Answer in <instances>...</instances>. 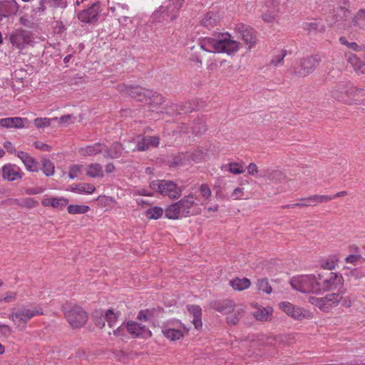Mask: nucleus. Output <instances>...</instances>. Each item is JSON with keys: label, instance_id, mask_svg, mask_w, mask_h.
<instances>
[{"label": "nucleus", "instance_id": "a19ab883", "mask_svg": "<svg viewBox=\"0 0 365 365\" xmlns=\"http://www.w3.org/2000/svg\"><path fill=\"white\" fill-rule=\"evenodd\" d=\"M163 332L167 338L170 339L172 341H175L182 337L183 334L182 331L180 329H167L163 330Z\"/></svg>", "mask_w": 365, "mask_h": 365}, {"label": "nucleus", "instance_id": "b1692460", "mask_svg": "<svg viewBox=\"0 0 365 365\" xmlns=\"http://www.w3.org/2000/svg\"><path fill=\"white\" fill-rule=\"evenodd\" d=\"M123 150L124 148L120 143H114L110 148H108L106 146V150H104L103 156L105 158H110L112 159L118 158L122 155Z\"/></svg>", "mask_w": 365, "mask_h": 365}, {"label": "nucleus", "instance_id": "de8ad7c7", "mask_svg": "<svg viewBox=\"0 0 365 365\" xmlns=\"http://www.w3.org/2000/svg\"><path fill=\"white\" fill-rule=\"evenodd\" d=\"M53 120H58V118H38L34 120V125L38 128L47 127L51 125V122Z\"/></svg>", "mask_w": 365, "mask_h": 365}, {"label": "nucleus", "instance_id": "3c124183", "mask_svg": "<svg viewBox=\"0 0 365 365\" xmlns=\"http://www.w3.org/2000/svg\"><path fill=\"white\" fill-rule=\"evenodd\" d=\"M68 202V200L64 197H53L51 201V207L53 208H59L62 209L64 207Z\"/></svg>", "mask_w": 365, "mask_h": 365}, {"label": "nucleus", "instance_id": "4be33fe9", "mask_svg": "<svg viewBox=\"0 0 365 365\" xmlns=\"http://www.w3.org/2000/svg\"><path fill=\"white\" fill-rule=\"evenodd\" d=\"M188 312L192 315V324L196 329H200L202 327L201 320L202 309L198 305H188Z\"/></svg>", "mask_w": 365, "mask_h": 365}, {"label": "nucleus", "instance_id": "20e7f679", "mask_svg": "<svg viewBox=\"0 0 365 365\" xmlns=\"http://www.w3.org/2000/svg\"><path fill=\"white\" fill-rule=\"evenodd\" d=\"M67 322L73 329L83 327L87 322V313L79 306L66 304L62 306Z\"/></svg>", "mask_w": 365, "mask_h": 365}, {"label": "nucleus", "instance_id": "f257e3e1", "mask_svg": "<svg viewBox=\"0 0 365 365\" xmlns=\"http://www.w3.org/2000/svg\"><path fill=\"white\" fill-rule=\"evenodd\" d=\"M228 37L230 35L221 34L217 38H205L200 41L199 45L202 50L207 52L231 54L238 50L239 43Z\"/></svg>", "mask_w": 365, "mask_h": 365}, {"label": "nucleus", "instance_id": "8fccbe9b", "mask_svg": "<svg viewBox=\"0 0 365 365\" xmlns=\"http://www.w3.org/2000/svg\"><path fill=\"white\" fill-rule=\"evenodd\" d=\"M176 206L173 204L168 206L165 210V217L168 219L176 220L180 218L176 210Z\"/></svg>", "mask_w": 365, "mask_h": 365}, {"label": "nucleus", "instance_id": "6ab92c4d", "mask_svg": "<svg viewBox=\"0 0 365 365\" xmlns=\"http://www.w3.org/2000/svg\"><path fill=\"white\" fill-rule=\"evenodd\" d=\"M212 307L218 312L227 314L234 311L235 303L230 300L215 301L212 304Z\"/></svg>", "mask_w": 365, "mask_h": 365}, {"label": "nucleus", "instance_id": "c756f323", "mask_svg": "<svg viewBox=\"0 0 365 365\" xmlns=\"http://www.w3.org/2000/svg\"><path fill=\"white\" fill-rule=\"evenodd\" d=\"M195 199L193 195H190L178 201L179 205L181 206L182 213H184L185 216L190 213V208L193 205H197L195 202Z\"/></svg>", "mask_w": 365, "mask_h": 365}, {"label": "nucleus", "instance_id": "473e14b6", "mask_svg": "<svg viewBox=\"0 0 365 365\" xmlns=\"http://www.w3.org/2000/svg\"><path fill=\"white\" fill-rule=\"evenodd\" d=\"M96 190V187L89 183H79L72 187L71 191L80 192L87 194L93 193Z\"/></svg>", "mask_w": 365, "mask_h": 365}, {"label": "nucleus", "instance_id": "052dcab7", "mask_svg": "<svg viewBox=\"0 0 365 365\" xmlns=\"http://www.w3.org/2000/svg\"><path fill=\"white\" fill-rule=\"evenodd\" d=\"M194 109L193 105L191 103L187 102L180 106L179 113H181L180 111H182L183 113H190Z\"/></svg>", "mask_w": 365, "mask_h": 365}, {"label": "nucleus", "instance_id": "ddd939ff", "mask_svg": "<svg viewBox=\"0 0 365 365\" xmlns=\"http://www.w3.org/2000/svg\"><path fill=\"white\" fill-rule=\"evenodd\" d=\"M100 3L93 4L88 9L81 11L78 14V19L84 23H93L97 21L100 9Z\"/></svg>", "mask_w": 365, "mask_h": 365}, {"label": "nucleus", "instance_id": "49530a36", "mask_svg": "<svg viewBox=\"0 0 365 365\" xmlns=\"http://www.w3.org/2000/svg\"><path fill=\"white\" fill-rule=\"evenodd\" d=\"M188 156H187V162L192 160L193 162L197 163L202 160L204 153L201 150H196L193 152H187Z\"/></svg>", "mask_w": 365, "mask_h": 365}, {"label": "nucleus", "instance_id": "4c0bfd02", "mask_svg": "<svg viewBox=\"0 0 365 365\" xmlns=\"http://www.w3.org/2000/svg\"><path fill=\"white\" fill-rule=\"evenodd\" d=\"M42 170L46 176H51L54 173V164L48 159L43 158L41 160Z\"/></svg>", "mask_w": 365, "mask_h": 365}, {"label": "nucleus", "instance_id": "cd10ccee", "mask_svg": "<svg viewBox=\"0 0 365 365\" xmlns=\"http://www.w3.org/2000/svg\"><path fill=\"white\" fill-rule=\"evenodd\" d=\"M86 175L90 178L103 177V170L101 164L95 163H91L86 168Z\"/></svg>", "mask_w": 365, "mask_h": 365}, {"label": "nucleus", "instance_id": "680f3d73", "mask_svg": "<svg viewBox=\"0 0 365 365\" xmlns=\"http://www.w3.org/2000/svg\"><path fill=\"white\" fill-rule=\"evenodd\" d=\"M16 299V292H7L5 294L4 297V302L6 303H9L14 302Z\"/></svg>", "mask_w": 365, "mask_h": 365}, {"label": "nucleus", "instance_id": "69168bd1", "mask_svg": "<svg viewBox=\"0 0 365 365\" xmlns=\"http://www.w3.org/2000/svg\"><path fill=\"white\" fill-rule=\"evenodd\" d=\"M243 193V188L237 187L233 190L232 197H234L235 200H239L241 199Z\"/></svg>", "mask_w": 365, "mask_h": 365}, {"label": "nucleus", "instance_id": "aec40b11", "mask_svg": "<svg viewBox=\"0 0 365 365\" xmlns=\"http://www.w3.org/2000/svg\"><path fill=\"white\" fill-rule=\"evenodd\" d=\"M350 86L347 84L341 83L336 86L331 91V96L335 100L345 103L346 98V91L349 90Z\"/></svg>", "mask_w": 365, "mask_h": 365}, {"label": "nucleus", "instance_id": "4468645a", "mask_svg": "<svg viewBox=\"0 0 365 365\" xmlns=\"http://www.w3.org/2000/svg\"><path fill=\"white\" fill-rule=\"evenodd\" d=\"M260 178L274 182H281L286 178V175L279 170L264 168L260 169Z\"/></svg>", "mask_w": 365, "mask_h": 365}, {"label": "nucleus", "instance_id": "f03ea898", "mask_svg": "<svg viewBox=\"0 0 365 365\" xmlns=\"http://www.w3.org/2000/svg\"><path fill=\"white\" fill-rule=\"evenodd\" d=\"M321 61L318 55L304 57L291 66V73L295 77L304 78L314 71Z\"/></svg>", "mask_w": 365, "mask_h": 365}, {"label": "nucleus", "instance_id": "79ce46f5", "mask_svg": "<svg viewBox=\"0 0 365 365\" xmlns=\"http://www.w3.org/2000/svg\"><path fill=\"white\" fill-rule=\"evenodd\" d=\"M89 207L86 205H71L68 207V212L70 214H83L88 211Z\"/></svg>", "mask_w": 365, "mask_h": 365}, {"label": "nucleus", "instance_id": "f704fd0d", "mask_svg": "<svg viewBox=\"0 0 365 365\" xmlns=\"http://www.w3.org/2000/svg\"><path fill=\"white\" fill-rule=\"evenodd\" d=\"M234 313L227 317V322L230 325H235L238 323L240 319L243 317L245 310L242 307L234 309Z\"/></svg>", "mask_w": 365, "mask_h": 365}, {"label": "nucleus", "instance_id": "37998d69", "mask_svg": "<svg viewBox=\"0 0 365 365\" xmlns=\"http://www.w3.org/2000/svg\"><path fill=\"white\" fill-rule=\"evenodd\" d=\"M119 314V312H118L117 313H114V312L112 309H108L106 311L105 318L110 327L115 326V323L116 322L118 315Z\"/></svg>", "mask_w": 365, "mask_h": 365}, {"label": "nucleus", "instance_id": "58836bf2", "mask_svg": "<svg viewBox=\"0 0 365 365\" xmlns=\"http://www.w3.org/2000/svg\"><path fill=\"white\" fill-rule=\"evenodd\" d=\"M187 156H188V153H181L173 156L170 161V165L176 167L185 164L187 162Z\"/></svg>", "mask_w": 365, "mask_h": 365}, {"label": "nucleus", "instance_id": "0eeeda50", "mask_svg": "<svg viewBox=\"0 0 365 365\" xmlns=\"http://www.w3.org/2000/svg\"><path fill=\"white\" fill-rule=\"evenodd\" d=\"M41 314H43V310L41 309L21 307L18 309H13L9 318L13 321L17 327H20L21 324H26L34 317Z\"/></svg>", "mask_w": 365, "mask_h": 365}, {"label": "nucleus", "instance_id": "7ed1b4c3", "mask_svg": "<svg viewBox=\"0 0 365 365\" xmlns=\"http://www.w3.org/2000/svg\"><path fill=\"white\" fill-rule=\"evenodd\" d=\"M290 284L292 289L302 293L319 294L320 292L318 277H316L312 274L294 277L290 280Z\"/></svg>", "mask_w": 365, "mask_h": 365}, {"label": "nucleus", "instance_id": "2f4dec72", "mask_svg": "<svg viewBox=\"0 0 365 365\" xmlns=\"http://www.w3.org/2000/svg\"><path fill=\"white\" fill-rule=\"evenodd\" d=\"M324 297L328 309H329L331 307L336 305L342 299V294L341 292H336L328 294Z\"/></svg>", "mask_w": 365, "mask_h": 365}, {"label": "nucleus", "instance_id": "c85d7f7f", "mask_svg": "<svg viewBox=\"0 0 365 365\" xmlns=\"http://www.w3.org/2000/svg\"><path fill=\"white\" fill-rule=\"evenodd\" d=\"M207 130V126L203 119L197 118L191 125V133L195 136L204 134Z\"/></svg>", "mask_w": 365, "mask_h": 365}, {"label": "nucleus", "instance_id": "09e8293b", "mask_svg": "<svg viewBox=\"0 0 365 365\" xmlns=\"http://www.w3.org/2000/svg\"><path fill=\"white\" fill-rule=\"evenodd\" d=\"M257 285L259 290L267 294H270L272 292V287L266 279H258Z\"/></svg>", "mask_w": 365, "mask_h": 365}, {"label": "nucleus", "instance_id": "bf43d9fd", "mask_svg": "<svg viewBox=\"0 0 365 365\" xmlns=\"http://www.w3.org/2000/svg\"><path fill=\"white\" fill-rule=\"evenodd\" d=\"M285 56L286 51H282L281 54L274 56L270 63L275 66H278L283 62Z\"/></svg>", "mask_w": 365, "mask_h": 365}, {"label": "nucleus", "instance_id": "ea45409f", "mask_svg": "<svg viewBox=\"0 0 365 365\" xmlns=\"http://www.w3.org/2000/svg\"><path fill=\"white\" fill-rule=\"evenodd\" d=\"M347 61L356 71H360L364 66V62L353 53L347 55Z\"/></svg>", "mask_w": 365, "mask_h": 365}, {"label": "nucleus", "instance_id": "dca6fc26", "mask_svg": "<svg viewBox=\"0 0 365 365\" xmlns=\"http://www.w3.org/2000/svg\"><path fill=\"white\" fill-rule=\"evenodd\" d=\"M23 173L15 165H6L2 168V176L4 180L14 181L22 178Z\"/></svg>", "mask_w": 365, "mask_h": 365}, {"label": "nucleus", "instance_id": "f3484780", "mask_svg": "<svg viewBox=\"0 0 365 365\" xmlns=\"http://www.w3.org/2000/svg\"><path fill=\"white\" fill-rule=\"evenodd\" d=\"M19 6L16 0H6L0 3L1 18L16 14L19 10Z\"/></svg>", "mask_w": 365, "mask_h": 365}, {"label": "nucleus", "instance_id": "39448f33", "mask_svg": "<svg viewBox=\"0 0 365 365\" xmlns=\"http://www.w3.org/2000/svg\"><path fill=\"white\" fill-rule=\"evenodd\" d=\"M319 291L328 292L343 285L344 279L341 274L327 269H321L318 274Z\"/></svg>", "mask_w": 365, "mask_h": 365}, {"label": "nucleus", "instance_id": "0e129e2a", "mask_svg": "<svg viewBox=\"0 0 365 365\" xmlns=\"http://www.w3.org/2000/svg\"><path fill=\"white\" fill-rule=\"evenodd\" d=\"M319 24L318 22L307 23L305 29L309 32L317 31L319 30Z\"/></svg>", "mask_w": 365, "mask_h": 365}, {"label": "nucleus", "instance_id": "7c9ffc66", "mask_svg": "<svg viewBox=\"0 0 365 365\" xmlns=\"http://www.w3.org/2000/svg\"><path fill=\"white\" fill-rule=\"evenodd\" d=\"M128 331L135 336L142 334L145 331V326L134 322H128L126 325Z\"/></svg>", "mask_w": 365, "mask_h": 365}, {"label": "nucleus", "instance_id": "a878e982", "mask_svg": "<svg viewBox=\"0 0 365 365\" xmlns=\"http://www.w3.org/2000/svg\"><path fill=\"white\" fill-rule=\"evenodd\" d=\"M0 125L6 128H23V119L19 117L2 118L0 119Z\"/></svg>", "mask_w": 365, "mask_h": 365}, {"label": "nucleus", "instance_id": "9b49d317", "mask_svg": "<svg viewBox=\"0 0 365 365\" xmlns=\"http://www.w3.org/2000/svg\"><path fill=\"white\" fill-rule=\"evenodd\" d=\"M185 0H167L159 8V12L166 14L171 21L175 19L177 14L182 7Z\"/></svg>", "mask_w": 365, "mask_h": 365}, {"label": "nucleus", "instance_id": "6e6d98bb", "mask_svg": "<svg viewBox=\"0 0 365 365\" xmlns=\"http://www.w3.org/2000/svg\"><path fill=\"white\" fill-rule=\"evenodd\" d=\"M247 169L249 175L260 178V169H258L255 163H251Z\"/></svg>", "mask_w": 365, "mask_h": 365}, {"label": "nucleus", "instance_id": "4d7b16f0", "mask_svg": "<svg viewBox=\"0 0 365 365\" xmlns=\"http://www.w3.org/2000/svg\"><path fill=\"white\" fill-rule=\"evenodd\" d=\"M200 192L202 195V196L205 199L208 200L211 197V190L208 185L207 184H202L201 185L200 187Z\"/></svg>", "mask_w": 365, "mask_h": 365}, {"label": "nucleus", "instance_id": "bb28decb", "mask_svg": "<svg viewBox=\"0 0 365 365\" xmlns=\"http://www.w3.org/2000/svg\"><path fill=\"white\" fill-rule=\"evenodd\" d=\"M333 197H329V195H310L305 198H302L300 200L307 202V204L309 205L315 206L318 203L327 202L330 200H332Z\"/></svg>", "mask_w": 365, "mask_h": 365}, {"label": "nucleus", "instance_id": "338daca9", "mask_svg": "<svg viewBox=\"0 0 365 365\" xmlns=\"http://www.w3.org/2000/svg\"><path fill=\"white\" fill-rule=\"evenodd\" d=\"M149 311L148 310H141L138 314V319L140 321H148L149 319Z\"/></svg>", "mask_w": 365, "mask_h": 365}, {"label": "nucleus", "instance_id": "5701e85b", "mask_svg": "<svg viewBox=\"0 0 365 365\" xmlns=\"http://www.w3.org/2000/svg\"><path fill=\"white\" fill-rule=\"evenodd\" d=\"M220 16L218 12L209 11L207 12L202 20V25L208 29H211L215 26L220 21Z\"/></svg>", "mask_w": 365, "mask_h": 365}, {"label": "nucleus", "instance_id": "c03bdc74", "mask_svg": "<svg viewBox=\"0 0 365 365\" xmlns=\"http://www.w3.org/2000/svg\"><path fill=\"white\" fill-rule=\"evenodd\" d=\"M49 0H39L38 3L34 5L32 12L34 14H41L43 13L46 9V5L49 4Z\"/></svg>", "mask_w": 365, "mask_h": 365}, {"label": "nucleus", "instance_id": "393cba45", "mask_svg": "<svg viewBox=\"0 0 365 365\" xmlns=\"http://www.w3.org/2000/svg\"><path fill=\"white\" fill-rule=\"evenodd\" d=\"M273 309L270 307L257 308L253 312L254 317L258 321H270Z\"/></svg>", "mask_w": 365, "mask_h": 365}, {"label": "nucleus", "instance_id": "774afa93", "mask_svg": "<svg viewBox=\"0 0 365 365\" xmlns=\"http://www.w3.org/2000/svg\"><path fill=\"white\" fill-rule=\"evenodd\" d=\"M35 146L36 148L44 150V151H49L51 150L50 145H48L46 143H41V142H36Z\"/></svg>", "mask_w": 365, "mask_h": 365}, {"label": "nucleus", "instance_id": "2eb2a0df", "mask_svg": "<svg viewBox=\"0 0 365 365\" xmlns=\"http://www.w3.org/2000/svg\"><path fill=\"white\" fill-rule=\"evenodd\" d=\"M236 30L241 35L245 42L250 45V48L256 43L257 38L252 29L245 24H240L237 25Z\"/></svg>", "mask_w": 365, "mask_h": 365}, {"label": "nucleus", "instance_id": "e433bc0d", "mask_svg": "<svg viewBox=\"0 0 365 365\" xmlns=\"http://www.w3.org/2000/svg\"><path fill=\"white\" fill-rule=\"evenodd\" d=\"M228 168V171L235 175L242 174L245 172L243 168L242 163H230L227 165H224L222 166V169Z\"/></svg>", "mask_w": 365, "mask_h": 365}, {"label": "nucleus", "instance_id": "5fc2aeb1", "mask_svg": "<svg viewBox=\"0 0 365 365\" xmlns=\"http://www.w3.org/2000/svg\"><path fill=\"white\" fill-rule=\"evenodd\" d=\"M83 165H73L69 168L68 175L71 179H74L81 173Z\"/></svg>", "mask_w": 365, "mask_h": 365}, {"label": "nucleus", "instance_id": "412c9836", "mask_svg": "<svg viewBox=\"0 0 365 365\" xmlns=\"http://www.w3.org/2000/svg\"><path fill=\"white\" fill-rule=\"evenodd\" d=\"M17 156L21 160L28 170L31 172L38 171V163L36 162L35 159L27 153L19 151L18 152Z\"/></svg>", "mask_w": 365, "mask_h": 365}, {"label": "nucleus", "instance_id": "a18cd8bd", "mask_svg": "<svg viewBox=\"0 0 365 365\" xmlns=\"http://www.w3.org/2000/svg\"><path fill=\"white\" fill-rule=\"evenodd\" d=\"M334 18L335 21L344 20L347 17L349 9L341 5L335 11Z\"/></svg>", "mask_w": 365, "mask_h": 365}, {"label": "nucleus", "instance_id": "864d4df0", "mask_svg": "<svg viewBox=\"0 0 365 365\" xmlns=\"http://www.w3.org/2000/svg\"><path fill=\"white\" fill-rule=\"evenodd\" d=\"M148 103L150 105H160L164 102L163 97L155 92L152 91L150 98H148Z\"/></svg>", "mask_w": 365, "mask_h": 365}, {"label": "nucleus", "instance_id": "1a4fd4ad", "mask_svg": "<svg viewBox=\"0 0 365 365\" xmlns=\"http://www.w3.org/2000/svg\"><path fill=\"white\" fill-rule=\"evenodd\" d=\"M118 90L132 98L136 99L138 101H148L150 98L152 91L146 90L140 86H127L125 85H120L118 86Z\"/></svg>", "mask_w": 365, "mask_h": 365}, {"label": "nucleus", "instance_id": "a211bd4d", "mask_svg": "<svg viewBox=\"0 0 365 365\" xmlns=\"http://www.w3.org/2000/svg\"><path fill=\"white\" fill-rule=\"evenodd\" d=\"M104 150H106V145L102 143H96L94 145L81 148L78 153L82 156H92L101 153H104Z\"/></svg>", "mask_w": 365, "mask_h": 365}, {"label": "nucleus", "instance_id": "13d9d810", "mask_svg": "<svg viewBox=\"0 0 365 365\" xmlns=\"http://www.w3.org/2000/svg\"><path fill=\"white\" fill-rule=\"evenodd\" d=\"M11 334V329L9 325H0V337H9Z\"/></svg>", "mask_w": 365, "mask_h": 365}, {"label": "nucleus", "instance_id": "f8f14e48", "mask_svg": "<svg viewBox=\"0 0 365 365\" xmlns=\"http://www.w3.org/2000/svg\"><path fill=\"white\" fill-rule=\"evenodd\" d=\"M136 148H133L132 150L145 151L150 148L158 147L160 143V139L158 136H141L138 135L135 138Z\"/></svg>", "mask_w": 365, "mask_h": 365}, {"label": "nucleus", "instance_id": "603ef678", "mask_svg": "<svg viewBox=\"0 0 365 365\" xmlns=\"http://www.w3.org/2000/svg\"><path fill=\"white\" fill-rule=\"evenodd\" d=\"M339 42L344 46H346L349 48L355 51H361V46H359L355 42H349L346 38L344 36H341L339 38Z\"/></svg>", "mask_w": 365, "mask_h": 365}, {"label": "nucleus", "instance_id": "72a5a7b5", "mask_svg": "<svg viewBox=\"0 0 365 365\" xmlns=\"http://www.w3.org/2000/svg\"><path fill=\"white\" fill-rule=\"evenodd\" d=\"M250 281L247 278L239 279L236 278L230 281L231 286L236 290H243L250 286Z\"/></svg>", "mask_w": 365, "mask_h": 365}, {"label": "nucleus", "instance_id": "6e6552de", "mask_svg": "<svg viewBox=\"0 0 365 365\" xmlns=\"http://www.w3.org/2000/svg\"><path fill=\"white\" fill-rule=\"evenodd\" d=\"M279 307L288 316L295 320L302 321L304 319H311L313 318V314L309 310L295 306L289 302H281Z\"/></svg>", "mask_w": 365, "mask_h": 365}, {"label": "nucleus", "instance_id": "423d86ee", "mask_svg": "<svg viewBox=\"0 0 365 365\" xmlns=\"http://www.w3.org/2000/svg\"><path fill=\"white\" fill-rule=\"evenodd\" d=\"M150 187L155 192L170 198H179L182 194V188L170 180H154L150 182Z\"/></svg>", "mask_w": 365, "mask_h": 365}, {"label": "nucleus", "instance_id": "9d476101", "mask_svg": "<svg viewBox=\"0 0 365 365\" xmlns=\"http://www.w3.org/2000/svg\"><path fill=\"white\" fill-rule=\"evenodd\" d=\"M346 105H361L365 106V91L354 86H350L349 90L346 91Z\"/></svg>", "mask_w": 365, "mask_h": 365}, {"label": "nucleus", "instance_id": "c9c22d12", "mask_svg": "<svg viewBox=\"0 0 365 365\" xmlns=\"http://www.w3.org/2000/svg\"><path fill=\"white\" fill-rule=\"evenodd\" d=\"M164 210L158 206L152 207L145 211V215L148 219L158 220L163 215Z\"/></svg>", "mask_w": 365, "mask_h": 365}, {"label": "nucleus", "instance_id": "e2e57ef3", "mask_svg": "<svg viewBox=\"0 0 365 365\" xmlns=\"http://www.w3.org/2000/svg\"><path fill=\"white\" fill-rule=\"evenodd\" d=\"M262 19L267 23H272L275 20V14L272 11H267L262 15Z\"/></svg>", "mask_w": 365, "mask_h": 365}]
</instances>
